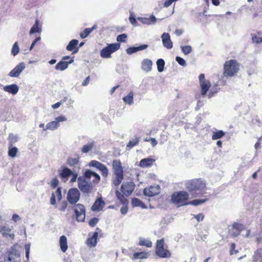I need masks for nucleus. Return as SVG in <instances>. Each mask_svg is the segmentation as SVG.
<instances>
[{
  "mask_svg": "<svg viewBox=\"0 0 262 262\" xmlns=\"http://www.w3.org/2000/svg\"><path fill=\"white\" fill-rule=\"evenodd\" d=\"M186 188L196 196V194L201 193V192L205 189L206 183L205 181L201 179H195L189 180L186 183Z\"/></svg>",
  "mask_w": 262,
  "mask_h": 262,
  "instance_id": "obj_1",
  "label": "nucleus"
},
{
  "mask_svg": "<svg viewBox=\"0 0 262 262\" xmlns=\"http://www.w3.org/2000/svg\"><path fill=\"white\" fill-rule=\"evenodd\" d=\"M239 70V66L235 60H230L225 62L224 64V74L225 76H232Z\"/></svg>",
  "mask_w": 262,
  "mask_h": 262,
  "instance_id": "obj_2",
  "label": "nucleus"
},
{
  "mask_svg": "<svg viewBox=\"0 0 262 262\" xmlns=\"http://www.w3.org/2000/svg\"><path fill=\"white\" fill-rule=\"evenodd\" d=\"M77 222H84L85 217V208L82 204H76L72 207Z\"/></svg>",
  "mask_w": 262,
  "mask_h": 262,
  "instance_id": "obj_3",
  "label": "nucleus"
},
{
  "mask_svg": "<svg viewBox=\"0 0 262 262\" xmlns=\"http://www.w3.org/2000/svg\"><path fill=\"white\" fill-rule=\"evenodd\" d=\"M164 239L158 240L156 248V254L161 258H167L171 256V253L164 248Z\"/></svg>",
  "mask_w": 262,
  "mask_h": 262,
  "instance_id": "obj_4",
  "label": "nucleus"
},
{
  "mask_svg": "<svg viewBox=\"0 0 262 262\" xmlns=\"http://www.w3.org/2000/svg\"><path fill=\"white\" fill-rule=\"evenodd\" d=\"M189 198L188 193L184 191H181L175 192L171 196V201L173 203L180 204L181 205H184V203Z\"/></svg>",
  "mask_w": 262,
  "mask_h": 262,
  "instance_id": "obj_5",
  "label": "nucleus"
},
{
  "mask_svg": "<svg viewBox=\"0 0 262 262\" xmlns=\"http://www.w3.org/2000/svg\"><path fill=\"white\" fill-rule=\"evenodd\" d=\"M120 47V45L119 43L108 45L101 51L100 55L104 58H110L111 57V54L118 50Z\"/></svg>",
  "mask_w": 262,
  "mask_h": 262,
  "instance_id": "obj_6",
  "label": "nucleus"
},
{
  "mask_svg": "<svg viewBox=\"0 0 262 262\" xmlns=\"http://www.w3.org/2000/svg\"><path fill=\"white\" fill-rule=\"evenodd\" d=\"M199 79L201 90V94L202 96H204L206 95L207 93L211 86V84L209 80L205 79V75L204 74H201L199 75Z\"/></svg>",
  "mask_w": 262,
  "mask_h": 262,
  "instance_id": "obj_7",
  "label": "nucleus"
},
{
  "mask_svg": "<svg viewBox=\"0 0 262 262\" xmlns=\"http://www.w3.org/2000/svg\"><path fill=\"white\" fill-rule=\"evenodd\" d=\"M78 186L80 190L83 193H89L92 189V184L85 180L83 177H79L77 179Z\"/></svg>",
  "mask_w": 262,
  "mask_h": 262,
  "instance_id": "obj_8",
  "label": "nucleus"
},
{
  "mask_svg": "<svg viewBox=\"0 0 262 262\" xmlns=\"http://www.w3.org/2000/svg\"><path fill=\"white\" fill-rule=\"evenodd\" d=\"M80 196V192L77 188H71L67 193V200L70 204H76L79 200Z\"/></svg>",
  "mask_w": 262,
  "mask_h": 262,
  "instance_id": "obj_9",
  "label": "nucleus"
},
{
  "mask_svg": "<svg viewBox=\"0 0 262 262\" xmlns=\"http://www.w3.org/2000/svg\"><path fill=\"white\" fill-rule=\"evenodd\" d=\"M67 118L64 116H60L56 117L54 121L49 122L46 125V127L43 129L44 131L48 129L54 130L56 129L60 125L59 123L67 120Z\"/></svg>",
  "mask_w": 262,
  "mask_h": 262,
  "instance_id": "obj_10",
  "label": "nucleus"
},
{
  "mask_svg": "<svg viewBox=\"0 0 262 262\" xmlns=\"http://www.w3.org/2000/svg\"><path fill=\"white\" fill-rule=\"evenodd\" d=\"M89 165L91 167H95L99 170L103 177L106 178L107 177L108 173V169L106 166L102 163L96 160H92L90 162Z\"/></svg>",
  "mask_w": 262,
  "mask_h": 262,
  "instance_id": "obj_11",
  "label": "nucleus"
},
{
  "mask_svg": "<svg viewBox=\"0 0 262 262\" xmlns=\"http://www.w3.org/2000/svg\"><path fill=\"white\" fill-rule=\"evenodd\" d=\"M135 188V184L133 182H128L122 184L121 187V192L126 196H129Z\"/></svg>",
  "mask_w": 262,
  "mask_h": 262,
  "instance_id": "obj_12",
  "label": "nucleus"
},
{
  "mask_svg": "<svg viewBox=\"0 0 262 262\" xmlns=\"http://www.w3.org/2000/svg\"><path fill=\"white\" fill-rule=\"evenodd\" d=\"M143 193L145 195L150 197L158 195L160 193V187L158 185L151 186L149 188H145Z\"/></svg>",
  "mask_w": 262,
  "mask_h": 262,
  "instance_id": "obj_13",
  "label": "nucleus"
},
{
  "mask_svg": "<svg viewBox=\"0 0 262 262\" xmlns=\"http://www.w3.org/2000/svg\"><path fill=\"white\" fill-rule=\"evenodd\" d=\"M25 67L24 62H20L9 72V76L11 77H18Z\"/></svg>",
  "mask_w": 262,
  "mask_h": 262,
  "instance_id": "obj_14",
  "label": "nucleus"
},
{
  "mask_svg": "<svg viewBox=\"0 0 262 262\" xmlns=\"http://www.w3.org/2000/svg\"><path fill=\"white\" fill-rule=\"evenodd\" d=\"M161 39L165 48L167 49H171L172 48V42L170 39V35L168 33H163L161 35Z\"/></svg>",
  "mask_w": 262,
  "mask_h": 262,
  "instance_id": "obj_15",
  "label": "nucleus"
},
{
  "mask_svg": "<svg viewBox=\"0 0 262 262\" xmlns=\"http://www.w3.org/2000/svg\"><path fill=\"white\" fill-rule=\"evenodd\" d=\"M113 169L115 175H123V168L120 160L113 161Z\"/></svg>",
  "mask_w": 262,
  "mask_h": 262,
  "instance_id": "obj_16",
  "label": "nucleus"
},
{
  "mask_svg": "<svg viewBox=\"0 0 262 262\" xmlns=\"http://www.w3.org/2000/svg\"><path fill=\"white\" fill-rule=\"evenodd\" d=\"M3 90L6 92L15 95L18 93L19 87L16 84H12L4 86Z\"/></svg>",
  "mask_w": 262,
  "mask_h": 262,
  "instance_id": "obj_17",
  "label": "nucleus"
},
{
  "mask_svg": "<svg viewBox=\"0 0 262 262\" xmlns=\"http://www.w3.org/2000/svg\"><path fill=\"white\" fill-rule=\"evenodd\" d=\"M105 203L102 200L101 198H99L96 199L94 204L91 207V209L93 211H99L101 210L104 206Z\"/></svg>",
  "mask_w": 262,
  "mask_h": 262,
  "instance_id": "obj_18",
  "label": "nucleus"
},
{
  "mask_svg": "<svg viewBox=\"0 0 262 262\" xmlns=\"http://www.w3.org/2000/svg\"><path fill=\"white\" fill-rule=\"evenodd\" d=\"M137 19L142 24L147 25H154L156 23L157 21V18L154 15H150L149 18L138 17Z\"/></svg>",
  "mask_w": 262,
  "mask_h": 262,
  "instance_id": "obj_19",
  "label": "nucleus"
},
{
  "mask_svg": "<svg viewBox=\"0 0 262 262\" xmlns=\"http://www.w3.org/2000/svg\"><path fill=\"white\" fill-rule=\"evenodd\" d=\"M152 66V61L148 59H144L141 62V68L146 72H148L151 70Z\"/></svg>",
  "mask_w": 262,
  "mask_h": 262,
  "instance_id": "obj_20",
  "label": "nucleus"
},
{
  "mask_svg": "<svg viewBox=\"0 0 262 262\" xmlns=\"http://www.w3.org/2000/svg\"><path fill=\"white\" fill-rule=\"evenodd\" d=\"M74 62L73 57L69 61H60L55 66V69L57 70L63 71L68 68L69 64L72 63Z\"/></svg>",
  "mask_w": 262,
  "mask_h": 262,
  "instance_id": "obj_21",
  "label": "nucleus"
},
{
  "mask_svg": "<svg viewBox=\"0 0 262 262\" xmlns=\"http://www.w3.org/2000/svg\"><path fill=\"white\" fill-rule=\"evenodd\" d=\"M147 47H148V46L147 45H142L141 46H140L137 47H129L126 50V52L127 54H132L136 53L138 51L145 50V49H147Z\"/></svg>",
  "mask_w": 262,
  "mask_h": 262,
  "instance_id": "obj_22",
  "label": "nucleus"
},
{
  "mask_svg": "<svg viewBox=\"0 0 262 262\" xmlns=\"http://www.w3.org/2000/svg\"><path fill=\"white\" fill-rule=\"evenodd\" d=\"M73 174L72 171L67 167H63L60 172L59 176L62 179H65L66 181L70 176Z\"/></svg>",
  "mask_w": 262,
  "mask_h": 262,
  "instance_id": "obj_23",
  "label": "nucleus"
},
{
  "mask_svg": "<svg viewBox=\"0 0 262 262\" xmlns=\"http://www.w3.org/2000/svg\"><path fill=\"white\" fill-rule=\"evenodd\" d=\"M155 160L151 158H145L142 159L140 162V166L141 167H147L152 165Z\"/></svg>",
  "mask_w": 262,
  "mask_h": 262,
  "instance_id": "obj_24",
  "label": "nucleus"
},
{
  "mask_svg": "<svg viewBox=\"0 0 262 262\" xmlns=\"http://www.w3.org/2000/svg\"><path fill=\"white\" fill-rule=\"evenodd\" d=\"M98 233L95 232L93 233L92 237L89 238L86 241V244L90 247H95L97 244V238Z\"/></svg>",
  "mask_w": 262,
  "mask_h": 262,
  "instance_id": "obj_25",
  "label": "nucleus"
},
{
  "mask_svg": "<svg viewBox=\"0 0 262 262\" xmlns=\"http://www.w3.org/2000/svg\"><path fill=\"white\" fill-rule=\"evenodd\" d=\"M59 242L61 251L65 252L68 249L67 239L66 236L64 235L60 236Z\"/></svg>",
  "mask_w": 262,
  "mask_h": 262,
  "instance_id": "obj_26",
  "label": "nucleus"
},
{
  "mask_svg": "<svg viewBox=\"0 0 262 262\" xmlns=\"http://www.w3.org/2000/svg\"><path fill=\"white\" fill-rule=\"evenodd\" d=\"M149 254H148V253L146 252H135L133 254V257L132 259H146L149 256Z\"/></svg>",
  "mask_w": 262,
  "mask_h": 262,
  "instance_id": "obj_27",
  "label": "nucleus"
},
{
  "mask_svg": "<svg viewBox=\"0 0 262 262\" xmlns=\"http://www.w3.org/2000/svg\"><path fill=\"white\" fill-rule=\"evenodd\" d=\"M11 229L7 226H3L0 227V233L3 235L7 236L8 235L11 238H13L14 237V234H10Z\"/></svg>",
  "mask_w": 262,
  "mask_h": 262,
  "instance_id": "obj_28",
  "label": "nucleus"
},
{
  "mask_svg": "<svg viewBox=\"0 0 262 262\" xmlns=\"http://www.w3.org/2000/svg\"><path fill=\"white\" fill-rule=\"evenodd\" d=\"M139 245L141 246H144L148 248H150L152 247V242L148 239L144 238H140Z\"/></svg>",
  "mask_w": 262,
  "mask_h": 262,
  "instance_id": "obj_29",
  "label": "nucleus"
},
{
  "mask_svg": "<svg viewBox=\"0 0 262 262\" xmlns=\"http://www.w3.org/2000/svg\"><path fill=\"white\" fill-rule=\"evenodd\" d=\"M134 100V93L133 92H129V93L126 96L123 98V100L127 104L132 105L133 104Z\"/></svg>",
  "mask_w": 262,
  "mask_h": 262,
  "instance_id": "obj_30",
  "label": "nucleus"
},
{
  "mask_svg": "<svg viewBox=\"0 0 262 262\" xmlns=\"http://www.w3.org/2000/svg\"><path fill=\"white\" fill-rule=\"evenodd\" d=\"M116 195L118 200L123 205H126L128 204L127 200L125 198L124 195L118 190L116 191Z\"/></svg>",
  "mask_w": 262,
  "mask_h": 262,
  "instance_id": "obj_31",
  "label": "nucleus"
},
{
  "mask_svg": "<svg viewBox=\"0 0 262 262\" xmlns=\"http://www.w3.org/2000/svg\"><path fill=\"white\" fill-rule=\"evenodd\" d=\"M207 199H198V200H194L191 201H189L184 205H192L193 206H198L202 204H203L207 202Z\"/></svg>",
  "mask_w": 262,
  "mask_h": 262,
  "instance_id": "obj_32",
  "label": "nucleus"
},
{
  "mask_svg": "<svg viewBox=\"0 0 262 262\" xmlns=\"http://www.w3.org/2000/svg\"><path fill=\"white\" fill-rule=\"evenodd\" d=\"M78 40L72 39L70 41V42L67 46L66 49L68 51H72L73 50H74L75 49L76 46L78 45Z\"/></svg>",
  "mask_w": 262,
  "mask_h": 262,
  "instance_id": "obj_33",
  "label": "nucleus"
},
{
  "mask_svg": "<svg viewBox=\"0 0 262 262\" xmlns=\"http://www.w3.org/2000/svg\"><path fill=\"white\" fill-rule=\"evenodd\" d=\"M132 203L133 206L134 207H141L142 208H146L144 204L137 198H133L132 200Z\"/></svg>",
  "mask_w": 262,
  "mask_h": 262,
  "instance_id": "obj_34",
  "label": "nucleus"
},
{
  "mask_svg": "<svg viewBox=\"0 0 262 262\" xmlns=\"http://www.w3.org/2000/svg\"><path fill=\"white\" fill-rule=\"evenodd\" d=\"M225 135V133L222 130L213 132L212 136V139L213 140L219 139L222 138Z\"/></svg>",
  "mask_w": 262,
  "mask_h": 262,
  "instance_id": "obj_35",
  "label": "nucleus"
},
{
  "mask_svg": "<svg viewBox=\"0 0 262 262\" xmlns=\"http://www.w3.org/2000/svg\"><path fill=\"white\" fill-rule=\"evenodd\" d=\"M18 138L17 136L11 133L9 135L8 141L9 146L12 147L15 142L17 141Z\"/></svg>",
  "mask_w": 262,
  "mask_h": 262,
  "instance_id": "obj_36",
  "label": "nucleus"
},
{
  "mask_svg": "<svg viewBox=\"0 0 262 262\" xmlns=\"http://www.w3.org/2000/svg\"><path fill=\"white\" fill-rule=\"evenodd\" d=\"M139 142V138L135 137L133 139L129 141L127 144V147L129 148H132L134 146H136Z\"/></svg>",
  "mask_w": 262,
  "mask_h": 262,
  "instance_id": "obj_37",
  "label": "nucleus"
},
{
  "mask_svg": "<svg viewBox=\"0 0 262 262\" xmlns=\"http://www.w3.org/2000/svg\"><path fill=\"white\" fill-rule=\"evenodd\" d=\"M94 143L93 142L84 145L81 149V151L83 153H88L89 151L92 150L94 146Z\"/></svg>",
  "mask_w": 262,
  "mask_h": 262,
  "instance_id": "obj_38",
  "label": "nucleus"
},
{
  "mask_svg": "<svg viewBox=\"0 0 262 262\" xmlns=\"http://www.w3.org/2000/svg\"><path fill=\"white\" fill-rule=\"evenodd\" d=\"M157 69L159 72H162L164 70L165 61L163 59H159L157 61Z\"/></svg>",
  "mask_w": 262,
  "mask_h": 262,
  "instance_id": "obj_39",
  "label": "nucleus"
},
{
  "mask_svg": "<svg viewBox=\"0 0 262 262\" xmlns=\"http://www.w3.org/2000/svg\"><path fill=\"white\" fill-rule=\"evenodd\" d=\"M38 23L39 21L38 20H36L35 24L32 26V27L30 29V34L40 32L41 29L38 27Z\"/></svg>",
  "mask_w": 262,
  "mask_h": 262,
  "instance_id": "obj_40",
  "label": "nucleus"
},
{
  "mask_svg": "<svg viewBox=\"0 0 262 262\" xmlns=\"http://www.w3.org/2000/svg\"><path fill=\"white\" fill-rule=\"evenodd\" d=\"M18 152V149L16 147H10L9 146L8 155L10 157L14 158Z\"/></svg>",
  "mask_w": 262,
  "mask_h": 262,
  "instance_id": "obj_41",
  "label": "nucleus"
},
{
  "mask_svg": "<svg viewBox=\"0 0 262 262\" xmlns=\"http://www.w3.org/2000/svg\"><path fill=\"white\" fill-rule=\"evenodd\" d=\"M232 228L237 230L240 234L241 232L245 229V226L242 224L235 222L232 225Z\"/></svg>",
  "mask_w": 262,
  "mask_h": 262,
  "instance_id": "obj_42",
  "label": "nucleus"
},
{
  "mask_svg": "<svg viewBox=\"0 0 262 262\" xmlns=\"http://www.w3.org/2000/svg\"><path fill=\"white\" fill-rule=\"evenodd\" d=\"M123 179V175H115V178L113 180V184L118 186L122 182Z\"/></svg>",
  "mask_w": 262,
  "mask_h": 262,
  "instance_id": "obj_43",
  "label": "nucleus"
},
{
  "mask_svg": "<svg viewBox=\"0 0 262 262\" xmlns=\"http://www.w3.org/2000/svg\"><path fill=\"white\" fill-rule=\"evenodd\" d=\"M19 51V48L18 45V43L17 42H15L12 47V48L11 49V54L14 56H16Z\"/></svg>",
  "mask_w": 262,
  "mask_h": 262,
  "instance_id": "obj_44",
  "label": "nucleus"
},
{
  "mask_svg": "<svg viewBox=\"0 0 262 262\" xmlns=\"http://www.w3.org/2000/svg\"><path fill=\"white\" fill-rule=\"evenodd\" d=\"M79 162V158H69L68 160V164L70 166H75Z\"/></svg>",
  "mask_w": 262,
  "mask_h": 262,
  "instance_id": "obj_45",
  "label": "nucleus"
},
{
  "mask_svg": "<svg viewBox=\"0 0 262 262\" xmlns=\"http://www.w3.org/2000/svg\"><path fill=\"white\" fill-rule=\"evenodd\" d=\"M181 50L185 55H188L192 51V48L190 46H182Z\"/></svg>",
  "mask_w": 262,
  "mask_h": 262,
  "instance_id": "obj_46",
  "label": "nucleus"
},
{
  "mask_svg": "<svg viewBox=\"0 0 262 262\" xmlns=\"http://www.w3.org/2000/svg\"><path fill=\"white\" fill-rule=\"evenodd\" d=\"M92 32V29L90 28H86L83 31V32L81 33L80 35L82 38H86Z\"/></svg>",
  "mask_w": 262,
  "mask_h": 262,
  "instance_id": "obj_47",
  "label": "nucleus"
},
{
  "mask_svg": "<svg viewBox=\"0 0 262 262\" xmlns=\"http://www.w3.org/2000/svg\"><path fill=\"white\" fill-rule=\"evenodd\" d=\"M252 40L257 43H260L262 41V36L259 34L257 35H252Z\"/></svg>",
  "mask_w": 262,
  "mask_h": 262,
  "instance_id": "obj_48",
  "label": "nucleus"
},
{
  "mask_svg": "<svg viewBox=\"0 0 262 262\" xmlns=\"http://www.w3.org/2000/svg\"><path fill=\"white\" fill-rule=\"evenodd\" d=\"M127 35L125 34H121L117 37V40L119 42H125L127 38Z\"/></svg>",
  "mask_w": 262,
  "mask_h": 262,
  "instance_id": "obj_49",
  "label": "nucleus"
},
{
  "mask_svg": "<svg viewBox=\"0 0 262 262\" xmlns=\"http://www.w3.org/2000/svg\"><path fill=\"white\" fill-rule=\"evenodd\" d=\"M98 221L99 219L98 218L93 217L90 220L89 225L91 227H94L98 223Z\"/></svg>",
  "mask_w": 262,
  "mask_h": 262,
  "instance_id": "obj_50",
  "label": "nucleus"
},
{
  "mask_svg": "<svg viewBox=\"0 0 262 262\" xmlns=\"http://www.w3.org/2000/svg\"><path fill=\"white\" fill-rule=\"evenodd\" d=\"M176 60L180 65L184 67L186 66V61L183 58L179 56H177L176 58Z\"/></svg>",
  "mask_w": 262,
  "mask_h": 262,
  "instance_id": "obj_51",
  "label": "nucleus"
},
{
  "mask_svg": "<svg viewBox=\"0 0 262 262\" xmlns=\"http://www.w3.org/2000/svg\"><path fill=\"white\" fill-rule=\"evenodd\" d=\"M54 194H55V196H56L57 200L60 201L62 198L61 188H58Z\"/></svg>",
  "mask_w": 262,
  "mask_h": 262,
  "instance_id": "obj_52",
  "label": "nucleus"
},
{
  "mask_svg": "<svg viewBox=\"0 0 262 262\" xmlns=\"http://www.w3.org/2000/svg\"><path fill=\"white\" fill-rule=\"evenodd\" d=\"M235 244L234 243H232L231 244L230 250V255H232L233 254H236L238 253V250H235Z\"/></svg>",
  "mask_w": 262,
  "mask_h": 262,
  "instance_id": "obj_53",
  "label": "nucleus"
},
{
  "mask_svg": "<svg viewBox=\"0 0 262 262\" xmlns=\"http://www.w3.org/2000/svg\"><path fill=\"white\" fill-rule=\"evenodd\" d=\"M94 173V172H93L90 170H86L84 172V178L89 179L92 176H93Z\"/></svg>",
  "mask_w": 262,
  "mask_h": 262,
  "instance_id": "obj_54",
  "label": "nucleus"
},
{
  "mask_svg": "<svg viewBox=\"0 0 262 262\" xmlns=\"http://www.w3.org/2000/svg\"><path fill=\"white\" fill-rule=\"evenodd\" d=\"M25 248L26 250V257L27 259L29 258V253H30V244H26L25 246Z\"/></svg>",
  "mask_w": 262,
  "mask_h": 262,
  "instance_id": "obj_55",
  "label": "nucleus"
},
{
  "mask_svg": "<svg viewBox=\"0 0 262 262\" xmlns=\"http://www.w3.org/2000/svg\"><path fill=\"white\" fill-rule=\"evenodd\" d=\"M229 233L233 237H236L239 235V232H237V230L233 229L232 228L229 230Z\"/></svg>",
  "mask_w": 262,
  "mask_h": 262,
  "instance_id": "obj_56",
  "label": "nucleus"
},
{
  "mask_svg": "<svg viewBox=\"0 0 262 262\" xmlns=\"http://www.w3.org/2000/svg\"><path fill=\"white\" fill-rule=\"evenodd\" d=\"M58 184V180L57 178H54L51 183V185L52 187L55 188Z\"/></svg>",
  "mask_w": 262,
  "mask_h": 262,
  "instance_id": "obj_57",
  "label": "nucleus"
},
{
  "mask_svg": "<svg viewBox=\"0 0 262 262\" xmlns=\"http://www.w3.org/2000/svg\"><path fill=\"white\" fill-rule=\"evenodd\" d=\"M129 20L130 23L134 26H137V22L135 18L132 15H130L129 18Z\"/></svg>",
  "mask_w": 262,
  "mask_h": 262,
  "instance_id": "obj_58",
  "label": "nucleus"
},
{
  "mask_svg": "<svg viewBox=\"0 0 262 262\" xmlns=\"http://www.w3.org/2000/svg\"><path fill=\"white\" fill-rule=\"evenodd\" d=\"M194 217L197 220L198 222L202 221L204 219V215L202 213H199L194 216Z\"/></svg>",
  "mask_w": 262,
  "mask_h": 262,
  "instance_id": "obj_59",
  "label": "nucleus"
},
{
  "mask_svg": "<svg viewBox=\"0 0 262 262\" xmlns=\"http://www.w3.org/2000/svg\"><path fill=\"white\" fill-rule=\"evenodd\" d=\"M128 210L127 207L126 205H124L122 207H121L120 209V212L122 214H126Z\"/></svg>",
  "mask_w": 262,
  "mask_h": 262,
  "instance_id": "obj_60",
  "label": "nucleus"
},
{
  "mask_svg": "<svg viewBox=\"0 0 262 262\" xmlns=\"http://www.w3.org/2000/svg\"><path fill=\"white\" fill-rule=\"evenodd\" d=\"M41 39V38L40 37H37L32 43L31 45V47L30 48V50H31L34 47V46L35 45V44L36 43V42L40 40Z\"/></svg>",
  "mask_w": 262,
  "mask_h": 262,
  "instance_id": "obj_61",
  "label": "nucleus"
},
{
  "mask_svg": "<svg viewBox=\"0 0 262 262\" xmlns=\"http://www.w3.org/2000/svg\"><path fill=\"white\" fill-rule=\"evenodd\" d=\"M64 101H66L65 99L63 100V101H61V102H58L56 103L55 104H53L52 105V107L53 109H56L60 106L62 102H63Z\"/></svg>",
  "mask_w": 262,
  "mask_h": 262,
  "instance_id": "obj_62",
  "label": "nucleus"
},
{
  "mask_svg": "<svg viewBox=\"0 0 262 262\" xmlns=\"http://www.w3.org/2000/svg\"><path fill=\"white\" fill-rule=\"evenodd\" d=\"M207 238V235H199L196 238L197 241H204Z\"/></svg>",
  "mask_w": 262,
  "mask_h": 262,
  "instance_id": "obj_63",
  "label": "nucleus"
},
{
  "mask_svg": "<svg viewBox=\"0 0 262 262\" xmlns=\"http://www.w3.org/2000/svg\"><path fill=\"white\" fill-rule=\"evenodd\" d=\"M55 198V194L54 193H53L50 199V202L52 205H55L56 204Z\"/></svg>",
  "mask_w": 262,
  "mask_h": 262,
  "instance_id": "obj_64",
  "label": "nucleus"
}]
</instances>
